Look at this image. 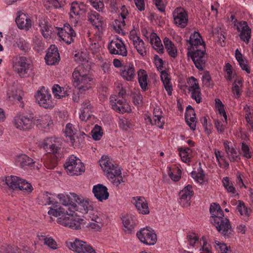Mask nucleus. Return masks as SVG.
<instances>
[{"instance_id": "7ed1b4c3", "label": "nucleus", "mask_w": 253, "mask_h": 253, "mask_svg": "<svg viewBox=\"0 0 253 253\" xmlns=\"http://www.w3.org/2000/svg\"><path fill=\"white\" fill-rule=\"evenodd\" d=\"M68 174L78 175L85 170V167L81 160L74 155L70 156L64 165Z\"/></svg>"}, {"instance_id": "0e129e2a", "label": "nucleus", "mask_w": 253, "mask_h": 253, "mask_svg": "<svg viewBox=\"0 0 253 253\" xmlns=\"http://www.w3.org/2000/svg\"><path fill=\"white\" fill-rule=\"evenodd\" d=\"M239 204L237 209L241 215L248 216L249 215L247 208L245 206L244 203L242 201H238Z\"/></svg>"}, {"instance_id": "e433bc0d", "label": "nucleus", "mask_w": 253, "mask_h": 253, "mask_svg": "<svg viewBox=\"0 0 253 253\" xmlns=\"http://www.w3.org/2000/svg\"><path fill=\"white\" fill-rule=\"evenodd\" d=\"M164 43L169 55L172 57L177 56V49L172 42L167 37L164 38Z\"/></svg>"}, {"instance_id": "39448f33", "label": "nucleus", "mask_w": 253, "mask_h": 253, "mask_svg": "<svg viewBox=\"0 0 253 253\" xmlns=\"http://www.w3.org/2000/svg\"><path fill=\"white\" fill-rule=\"evenodd\" d=\"M210 221L223 236L227 238L230 237L232 234V229L229 219L225 217L224 215L215 219H210Z\"/></svg>"}, {"instance_id": "9d476101", "label": "nucleus", "mask_w": 253, "mask_h": 253, "mask_svg": "<svg viewBox=\"0 0 253 253\" xmlns=\"http://www.w3.org/2000/svg\"><path fill=\"white\" fill-rule=\"evenodd\" d=\"M136 236L141 242L148 245H153L157 241V235L154 230L148 227L137 232Z\"/></svg>"}, {"instance_id": "423d86ee", "label": "nucleus", "mask_w": 253, "mask_h": 253, "mask_svg": "<svg viewBox=\"0 0 253 253\" xmlns=\"http://www.w3.org/2000/svg\"><path fill=\"white\" fill-rule=\"evenodd\" d=\"M43 148L52 155L62 157L61 141L60 138L50 137L46 138L43 142Z\"/></svg>"}, {"instance_id": "aec40b11", "label": "nucleus", "mask_w": 253, "mask_h": 253, "mask_svg": "<svg viewBox=\"0 0 253 253\" xmlns=\"http://www.w3.org/2000/svg\"><path fill=\"white\" fill-rule=\"evenodd\" d=\"M46 63H58L60 60V57L58 48L55 45L52 44L47 49L44 57Z\"/></svg>"}, {"instance_id": "7c9ffc66", "label": "nucleus", "mask_w": 253, "mask_h": 253, "mask_svg": "<svg viewBox=\"0 0 253 253\" xmlns=\"http://www.w3.org/2000/svg\"><path fill=\"white\" fill-rule=\"evenodd\" d=\"M34 160L25 154H22L17 157L16 163L22 168H25L26 167H34L35 164Z\"/></svg>"}, {"instance_id": "ea45409f", "label": "nucleus", "mask_w": 253, "mask_h": 253, "mask_svg": "<svg viewBox=\"0 0 253 253\" xmlns=\"http://www.w3.org/2000/svg\"><path fill=\"white\" fill-rule=\"evenodd\" d=\"M61 158L49 155L46 156L44 161V165L48 169H53L56 167L59 159Z\"/></svg>"}, {"instance_id": "2f4dec72", "label": "nucleus", "mask_w": 253, "mask_h": 253, "mask_svg": "<svg viewBox=\"0 0 253 253\" xmlns=\"http://www.w3.org/2000/svg\"><path fill=\"white\" fill-rule=\"evenodd\" d=\"M138 81L142 91L148 90V77L146 71L143 69H140L137 72Z\"/></svg>"}, {"instance_id": "5701e85b", "label": "nucleus", "mask_w": 253, "mask_h": 253, "mask_svg": "<svg viewBox=\"0 0 253 253\" xmlns=\"http://www.w3.org/2000/svg\"><path fill=\"white\" fill-rule=\"evenodd\" d=\"M92 192L96 199L101 202L107 200L109 196L107 188L100 184L94 185Z\"/></svg>"}, {"instance_id": "603ef678", "label": "nucleus", "mask_w": 253, "mask_h": 253, "mask_svg": "<svg viewBox=\"0 0 253 253\" xmlns=\"http://www.w3.org/2000/svg\"><path fill=\"white\" fill-rule=\"evenodd\" d=\"M19 189L23 190L27 193H31L33 190V188L31 183H28L25 179L21 178Z\"/></svg>"}, {"instance_id": "58836bf2", "label": "nucleus", "mask_w": 253, "mask_h": 253, "mask_svg": "<svg viewBox=\"0 0 253 253\" xmlns=\"http://www.w3.org/2000/svg\"><path fill=\"white\" fill-rule=\"evenodd\" d=\"M53 207L50 208L49 211H48V213L49 215H51L56 217L57 216H62V215L65 214L66 210L64 208L58 207V203L57 202H54L53 204Z\"/></svg>"}, {"instance_id": "bb28decb", "label": "nucleus", "mask_w": 253, "mask_h": 253, "mask_svg": "<svg viewBox=\"0 0 253 253\" xmlns=\"http://www.w3.org/2000/svg\"><path fill=\"white\" fill-rule=\"evenodd\" d=\"M122 220L125 228V232H127L128 233H131L132 230L137 224V220L135 219V217L132 214H127L123 216Z\"/></svg>"}, {"instance_id": "6e6d98bb", "label": "nucleus", "mask_w": 253, "mask_h": 253, "mask_svg": "<svg viewBox=\"0 0 253 253\" xmlns=\"http://www.w3.org/2000/svg\"><path fill=\"white\" fill-rule=\"evenodd\" d=\"M149 120L152 125H156L159 128H162L164 125V120L162 115L159 117L149 118Z\"/></svg>"}, {"instance_id": "a19ab883", "label": "nucleus", "mask_w": 253, "mask_h": 253, "mask_svg": "<svg viewBox=\"0 0 253 253\" xmlns=\"http://www.w3.org/2000/svg\"><path fill=\"white\" fill-rule=\"evenodd\" d=\"M251 30L248 26L247 22L244 21L242 25V31L240 37L242 40L248 43L251 38Z\"/></svg>"}, {"instance_id": "f257e3e1", "label": "nucleus", "mask_w": 253, "mask_h": 253, "mask_svg": "<svg viewBox=\"0 0 253 253\" xmlns=\"http://www.w3.org/2000/svg\"><path fill=\"white\" fill-rule=\"evenodd\" d=\"M58 198L60 202L67 209L72 212L78 211L79 207L81 210H84L87 213L88 211L92 210V207L89 206L87 201H84L82 197H80L75 193H70V195L59 194Z\"/></svg>"}, {"instance_id": "6e6552de", "label": "nucleus", "mask_w": 253, "mask_h": 253, "mask_svg": "<svg viewBox=\"0 0 253 253\" xmlns=\"http://www.w3.org/2000/svg\"><path fill=\"white\" fill-rule=\"evenodd\" d=\"M54 32H56L59 37L68 44L74 42V38L76 34L72 27L68 23H66L63 27H55Z\"/></svg>"}, {"instance_id": "4c0bfd02", "label": "nucleus", "mask_w": 253, "mask_h": 253, "mask_svg": "<svg viewBox=\"0 0 253 253\" xmlns=\"http://www.w3.org/2000/svg\"><path fill=\"white\" fill-rule=\"evenodd\" d=\"M21 178L10 175L5 177V183L7 186L13 190L19 189Z\"/></svg>"}, {"instance_id": "1a4fd4ad", "label": "nucleus", "mask_w": 253, "mask_h": 253, "mask_svg": "<svg viewBox=\"0 0 253 253\" xmlns=\"http://www.w3.org/2000/svg\"><path fill=\"white\" fill-rule=\"evenodd\" d=\"M35 97L41 106L44 108H52L54 107L49 91L45 87H42L40 90L38 91Z\"/></svg>"}, {"instance_id": "cd10ccee", "label": "nucleus", "mask_w": 253, "mask_h": 253, "mask_svg": "<svg viewBox=\"0 0 253 253\" xmlns=\"http://www.w3.org/2000/svg\"><path fill=\"white\" fill-rule=\"evenodd\" d=\"M230 142L225 141L223 145L226 154L231 162H237L240 159L238 152L232 146L230 145Z\"/></svg>"}, {"instance_id": "f03ea898", "label": "nucleus", "mask_w": 253, "mask_h": 253, "mask_svg": "<svg viewBox=\"0 0 253 253\" xmlns=\"http://www.w3.org/2000/svg\"><path fill=\"white\" fill-rule=\"evenodd\" d=\"M99 164L102 169L106 172L108 178L112 180V182L114 185L118 186L121 182H124L121 176L120 169L112 163L108 156H103L99 160Z\"/></svg>"}, {"instance_id": "c85d7f7f", "label": "nucleus", "mask_w": 253, "mask_h": 253, "mask_svg": "<svg viewBox=\"0 0 253 253\" xmlns=\"http://www.w3.org/2000/svg\"><path fill=\"white\" fill-rule=\"evenodd\" d=\"M91 69L89 64H80L77 67L73 73V78L91 76L88 74Z\"/></svg>"}, {"instance_id": "b1692460", "label": "nucleus", "mask_w": 253, "mask_h": 253, "mask_svg": "<svg viewBox=\"0 0 253 253\" xmlns=\"http://www.w3.org/2000/svg\"><path fill=\"white\" fill-rule=\"evenodd\" d=\"M15 21L18 27L20 29H24L28 31L32 26L31 19L28 17V15L24 13L19 12V15L15 19Z\"/></svg>"}, {"instance_id": "774afa93", "label": "nucleus", "mask_w": 253, "mask_h": 253, "mask_svg": "<svg viewBox=\"0 0 253 253\" xmlns=\"http://www.w3.org/2000/svg\"><path fill=\"white\" fill-rule=\"evenodd\" d=\"M201 121L204 127L205 128V130L207 132V133L208 134L211 133V129L212 128L211 125L210 123L208 124L207 118L206 117H203L201 119Z\"/></svg>"}, {"instance_id": "13d9d810", "label": "nucleus", "mask_w": 253, "mask_h": 253, "mask_svg": "<svg viewBox=\"0 0 253 253\" xmlns=\"http://www.w3.org/2000/svg\"><path fill=\"white\" fill-rule=\"evenodd\" d=\"M237 83L242 85V81L241 80L235 81L233 84L232 91L235 95L236 98H239L241 95L242 90Z\"/></svg>"}, {"instance_id": "f3484780", "label": "nucleus", "mask_w": 253, "mask_h": 253, "mask_svg": "<svg viewBox=\"0 0 253 253\" xmlns=\"http://www.w3.org/2000/svg\"><path fill=\"white\" fill-rule=\"evenodd\" d=\"M174 23L181 28H185L188 23V15L186 11L181 7L176 8L173 12Z\"/></svg>"}, {"instance_id": "a211bd4d", "label": "nucleus", "mask_w": 253, "mask_h": 253, "mask_svg": "<svg viewBox=\"0 0 253 253\" xmlns=\"http://www.w3.org/2000/svg\"><path fill=\"white\" fill-rule=\"evenodd\" d=\"M190 86L187 87L188 90L191 93V98L194 99L197 103L202 101L201 92L197 80L194 77L189 79Z\"/></svg>"}, {"instance_id": "72a5a7b5", "label": "nucleus", "mask_w": 253, "mask_h": 253, "mask_svg": "<svg viewBox=\"0 0 253 253\" xmlns=\"http://www.w3.org/2000/svg\"><path fill=\"white\" fill-rule=\"evenodd\" d=\"M87 17L88 21L96 29H99L100 27H102L103 24L102 18L96 12L91 11L90 12H89Z\"/></svg>"}, {"instance_id": "052dcab7", "label": "nucleus", "mask_w": 253, "mask_h": 253, "mask_svg": "<svg viewBox=\"0 0 253 253\" xmlns=\"http://www.w3.org/2000/svg\"><path fill=\"white\" fill-rule=\"evenodd\" d=\"M214 247L217 250H219L220 253H231V252L225 244L217 241L214 242Z\"/></svg>"}, {"instance_id": "79ce46f5", "label": "nucleus", "mask_w": 253, "mask_h": 253, "mask_svg": "<svg viewBox=\"0 0 253 253\" xmlns=\"http://www.w3.org/2000/svg\"><path fill=\"white\" fill-rule=\"evenodd\" d=\"M210 211L211 214V219H215L216 217L224 215L223 211L219 205L214 203L211 204Z\"/></svg>"}, {"instance_id": "4d7b16f0", "label": "nucleus", "mask_w": 253, "mask_h": 253, "mask_svg": "<svg viewBox=\"0 0 253 253\" xmlns=\"http://www.w3.org/2000/svg\"><path fill=\"white\" fill-rule=\"evenodd\" d=\"M126 23L124 20L122 19V21L117 19L115 20L113 24L114 29L119 34H124L123 32V28L125 27Z\"/></svg>"}, {"instance_id": "37998d69", "label": "nucleus", "mask_w": 253, "mask_h": 253, "mask_svg": "<svg viewBox=\"0 0 253 253\" xmlns=\"http://www.w3.org/2000/svg\"><path fill=\"white\" fill-rule=\"evenodd\" d=\"M50 194L47 192L41 194L38 198V202L40 205H47L54 204Z\"/></svg>"}, {"instance_id": "a18cd8bd", "label": "nucleus", "mask_w": 253, "mask_h": 253, "mask_svg": "<svg viewBox=\"0 0 253 253\" xmlns=\"http://www.w3.org/2000/svg\"><path fill=\"white\" fill-rule=\"evenodd\" d=\"M181 171L179 169L175 168L171 169L170 168L168 171V174L174 181H178L181 178Z\"/></svg>"}, {"instance_id": "bf43d9fd", "label": "nucleus", "mask_w": 253, "mask_h": 253, "mask_svg": "<svg viewBox=\"0 0 253 253\" xmlns=\"http://www.w3.org/2000/svg\"><path fill=\"white\" fill-rule=\"evenodd\" d=\"M43 240L44 244L47 246L50 249L56 250L58 248V244L52 238L44 236Z\"/></svg>"}, {"instance_id": "49530a36", "label": "nucleus", "mask_w": 253, "mask_h": 253, "mask_svg": "<svg viewBox=\"0 0 253 253\" xmlns=\"http://www.w3.org/2000/svg\"><path fill=\"white\" fill-rule=\"evenodd\" d=\"M52 90L53 93L56 98H61L67 95V93L66 91L64 90V88L61 87L57 84L53 86Z\"/></svg>"}, {"instance_id": "c03bdc74", "label": "nucleus", "mask_w": 253, "mask_h": 253, "mask_svg": "<svg viewBox=\"0 0 253 253\" xmlns=\"http://www.w3.org/2000/svg\"><path fill=\"white\" fill-rule=\"evenodd\" d=\"M185 119L190 128L194 130L196 127V114H185Z\"/></svg>"}, {"instance_id": "e2e57ef3", "label": "nucleus", "mask_w": 253, "mask_h": 253, "mask_svg": "<svg viewBox=\"0 0 253 253\" xmlns=\"http://www.w3.org/2000/svg\"><path fill=\"white\" fill-rule=\"evenodd\" d=\"M90 4L98 11L102 12L104 9V3L100 0H88Z\"/></svg>"}, {"instance_id": "8fccbe9b", "label": "nucleus", "mask_w": 253, "mask_h": 253, "mask_svg": "<svg viewBox=\"0 0 253 253\" xmlns=\"http://www.w3.org/2000/svg\"><path fill=\"white\" fill-rule=\"evenodd\" d=\"M133 45L137 50V52L141 56H144L146 54V47L145 46V43L142 39L134 44Z\"/></svg>"}, {"instance_id": "864d4df0", "label": "nucleus", "mask_w": 253, "mask_h": 253, "mask_svg": "<svg viewBox=\"0 0 253 253\" xmlns=\"http://www.w3.org/2000/svg\"><path fill=\"white\" fill-rule=\"evenodd\" d=\"M223 70L226 72L227 76L225 78L228 81H232L236 75L235 72L231 66V64H226L224 66Z\"/></svg>"}, {"instance_id": "5fc2aeb1", "label": "nucleus", "mask_w": 253, "mask_h": 253, "mask_svg": "<svg viewBox=\"0 0 253 253\" xmlns=\"http://www.w3.org/2000/svg\"><path fill=\"white\" fill-rule=\"evenodd\" d=\"M240 153L242 155L243 157L246 159H249L252 158V152L250 147L244 142L242 143Z\"/></svg>"}, {"instance_id": "de8ad7c7", "label": "nucleus", "mask_w": 253, "mask_h": 253, "mask_svg": "<svg viewBox=\"0 0 253 253\" xmlns=\"http://www.w3.org/2000/svg\"><path fill=\"white\" fill-rule=\"evenodd\" d=\"M178 150L179 156L182 161L185 163L189 162L190 159L189 154L191 152V149L189 148H180L178 149Z\"/></svg>"}, {"instance_id": "f8f14e48", "label": "nucleus", "mask_w": 253, "mask_h": 253, "mask_svg": "<svg viewBox=\"0 0 253 253\" xmlns=\"http://www.w3.org/2000/svg\"><path fill=\"white\" fill-rule=\"evenodd\" d=\"M67 246L69 249L77 253H97L91 246L77 239L74 242L67 243Z\"/></svg>"}, {"instance_id": "c9c22d12", "label": "nucleus", "mask_w": 253, "mask_h": 253, "mask_svg": "<svg viewBox=\"0 0 253 253\" xmlns=\"http://www.w3.org/2000/svg\"><path fill=\"white\" fill-rule=\"evenodd\" d=\"M7 95L10 101H20L22 99L21 91L13 85L9 87L7 91Z\"/></svg>"}, {"instance_id": "3c124183", "label": "nucleus", "mask_w": 253, "mask_h": 253, "mask_svg": "<svg viewBox=\"0 0 253 253\" xmlns=\"http://www.w3.org/2000/svg\"><path fill=\"white\" fill-rule=\"evenodd\" d=\"M92 137L95 140H100L103 135V131L101 127L98 125H96L91 131Z\"/></svg>"}, {"instance_id": "f704fd0d", "label": "nucleus", "mask_w": 253, "mask_h": 253, "mask_svg": "<svg viewBox=\"0 0 253 253\" xmlns=\"http://www.w3.org/2000/svg\"><path fill=\"white\" fill-rule=\"evenodd\" d=\"M39 26L41 28V32L45 39H49L52 32L53 28L44 20L40 21Z\"/></svg>"}, {"instance_id": "69168bd1", "label": "nucleus", "mask_w": 253, "mask_h": 253, "mask_svg": "<svg viewBox=\"0 0 253 253\" xmlns=\"http://www.w3.org/2000/svg\"><path fill=\"white\" fill-rule=\"evenodd\" d=\"M81 11L80 6L77 3H73L70 9V15L71 17L74 16H78L80 14V12Z\"/></svg>"}, {"instance_id": "09e8293b", "label": "nucleus", "mask_w": 253, "mask_h": 253, "mask_svg": "<svg viewBox=\"0 0 253 253\" xmlns=\"http://www.w3.org/2000/svg\"><path fill=\"white\" fill-rule=\"evenodd\" d=\"M120 127L124 130H127L128 128L132 127L133 124L131 121L127 118H123L119 120Z\"/></svg>"}, {"instance_id": "4468645a", "label": "nucleus", "mask_w": 253, "mask_h": 253, "mask_svg": "<svg viewBox=\"0 0 253 253\" xmlns=\"http://www.w3.org/2000/svg\"><path fill=\"white\" fill-rule=\"evenodd\" d=\"M108 48L112 54H118L123 56L127 55V50L123 41L116 38L112 40L108 44Z\"/></svg>"}, {"instance_id": "393cba45", "label": "nucleus", "mask_w": 253, "mask_h": 253, "mask_svg": "<svg viewBox=\"0 0 253 253\" xmlns=\"http://www.w3.org/2000/svg\"><path fill=\"white\" fill-rule=\"evenodd\" d=\"M32 64H13V68L20 77H28L32 71Z\"/></svg>"}, {"instance_id": "338daca9", "label": "nucleus", "mask_w": 253, "mask_h": 253, "mask_svg": "<svg viewBox=\"0 0 253 253\" xmlns=\"http://www.w3.org/2000/svg\"><path fill=\"white\" fill-rule=\"evenodd\" d=\"M162 82L169 96L171 95L173 88L170 79L164 81Z\"/></svg>"}, {"instance_id": "20e7f679", "label": "nucleus", "mask_w": 253, "mask_h": 253, "mask_svg": "<svg viewBox=\"0 0 253 253\" xmlns=\"http://www.w3.org/2000/svg\"><path fill=\"white\" fill-rule=\"evenodd\" d=\"M35 121L32 114H17L14 118L13 124L17 129L27 130L33 128Z\"/></svg>"}, {"instance_id": "9b49d317", "label": "nucleus", "mask_w": 253, "mask_h": 253, "mask_svg": "<svg viewBox=\"0 0 253 253\" xmlns=\"http://www.w3.org/2000/svg\"><path fill=\"white\" fill-rule=\"evenodd\" d=\"M73 84L75 88L78 89L80 93L84 94L91 88L92 85L94 84V81L91 76L77 77L73 78Z\"/></svg>"}, {"instance_id": "a878e982", "label": "nucleus", "mask_w": 253, "mask_h": 253, "mask_svg": "<svg viewBox=\"0 0 253 253\" xmlns=\"http://www.w3.org/2000/svg\"><path fill=\"white\" fill-rule=\"evenodd\" d=\"M64 132L66 137L69 138V139H67V141H69L72 145H74L75 142V137L79 139V135L80 137L85 135L84 133L81 132L77 134L73 125L70 123L66 125Z\"/></svg>"}, {"instance_id": "4be33fe9", "label": "nucleus", "mask_w": 253, "mask_h": 253, "mask_svg": "<svg viewBox=\"0 0 253 253\" xmlns=\"http://www.w3.org/2000/svg\"><path fill=\"white\" fill-rule=\"evenodd\" d=\"M132 202L135 205L139 213L147 214L149 213L148 203L143 197H133Z\"/></svg>"}, {"instance_id": "473e14b6", "label": "nucleus", "mask_w": 253, "mask_h": 253, "mask_svg": "<svg viewBox=\"0 0 253 253\" xmlns=\"http://www.w3.org/2000/svg\"><path fill=\"white\" fill-rule=\"evenodd\" d=\"M150 43L153 47L159 53H163L164 46L162 43L160 38L155 33H152L150 36Z\"/></svg>"}, {"instance_id": "6ab92c4d", "label": "nucleus", "mask_w": 253, "mask_h": 253, "mask_svg": "<svg viewBox=\"0 0 253 253\" xmlns=\"http://www.w3.org/2000/svg\"><path fill=\"white\" fill-rule=\"evenodd\" d=\"M114 64L115 67L121 68L120 74L125 80L130 82L135 77V70L133 64Z\"/></svg>"}, {"instance_id": "dca6fc26", "label": "nucleus", "mask_w": 253, "mask_h": 253, "mask_svg": "<svg viewBox=\"0 0 253 253\" xmlns=\"http://www.w3.org/2000/svg\"><path fill=\"white\" fill-rule=\"evenodd\" d=\"M110 99L113 110L122 113L128 111L129 105L126 103L125 98L119 97L117 95H114L111 96Z\"/></svg>"}, {"instance_id": "2eb2a0df", "label": "nucleus", "mask_w": 253, "mask_h": 253, "mask_svg": "<svg viewBox=\"0 0 253 253\" xmlns=\"http://www.w3.org/2000/svg\"><path fill=\"white\" fill-rule=\"evenodd\" d=\"M194 192L191 185L186 186L179 193V198L178 202L182 207H188L190 205L191 198L193 196Z\"/></svg>"}, {"instance_id": "680f3d73", "label": "nucleus", "mask_w": 253, "mask_h": 253, "mask_svg": "<svg viewBox=\"0 0 253 253\" xmlns=\"http://www.w3.org/2000/svg\"><path fill=\"white\" fill-rule=\"evenodd\" d=\"M132 101L134 104L139 106L143 104V97L139 92H133L132 93Z\"/></svg>"}, {"instance_id": "c756f323", "label": "nucleus", "mask_w": 253, "mask_h": 253, "mask_svg": "<svg viewBox=\"0 0 253 253\" xmlns=\"http://www.w3.org/2000/svg\"><path fill=\"white\" fill-rule=\"evenodd\" d=\"M34 121H35V125L44 129H49L53 124L51 117L47 114L40 116L38 118L34 117Z\"/></svg>"}, {"instance_id": "ddd939ff", "label": "nucleus", "mask_w": 253, "mask_h": 253, "mask_svg": "<svg viewBox=\"0 0 253 253\" xmlns=\"http://www.w3.org/2000/svg\"><path fill=\"white\" fill-rule=\"evenodd\" d=\"M57 223L65 227H68L74 229L81 228V223L79 219H76L72 213H68L66 211L65 214L57 218Z\"/></svg>"}, {"instance_id": "0eeeda50", "label": "nucleus", "mask_w": 253, "mask_h": 253, "mask_svg": "<svg viewBox=\"0 0 253 253\" xmlns=\"http://www.w3.org/2000/svg\"><path fill=\"white\" fill-rule=\"evenodd\" d=\"M187 57L190 58L194 63H206L208 62V56L206 52V48L203 45L202 47L191 49L187 47Z\"/></svg>"}, {"instance_id": "412c9836", "label": "nucleus", "mask_w": 253, "mask_h": 253, "mask_svg": "<svg viewBox=\"0 0 253 253\" xmlns=\"http://www.w3.org/2000/svg\"><path fill=\"white\" fill-rule=\"evenodd\" d=\"M186 41L187 44H190L188 47L191 48V49L202 47L203 45L205 46V42L198 32H194L192 33L190 35L189 39H187Z\"/></svg>"}]
</instances>
